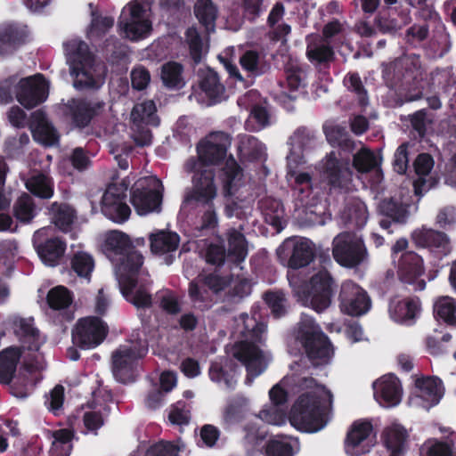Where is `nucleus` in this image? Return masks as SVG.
Instances as JSON below:
<instances>
[{
  "label": "nucleus",
  "mask_w": 456,
  "mask_h": 456,
  "mask_svg": "<svg viewBox=\"0 0 456 456\" xmlns=\"http://www.w3.org/2000/svg\"><path fill=\"white\" fill-rule=\"evenodd\" d=\"M420 311L418 297H408L390 305L391 317L397 322H405L416 318Z\"/></svg>",
  "instance_id": "nucleus-36"
},
{
  "label": "nucleus",
  "mask_w": 456,
  "mask_h": 456,
  "mask_svg": "<svg viewBox=\"0 0 456 456\" xmlns=\"http://www.w3.org/2000/svg\"><path fill=\"white\" fill-rule=\"evenodd\" d=\"M65 50L74 87L80 90L99 88L105 69L96 63L88 45L81 40L72 39L65 45Z\"/></svg>",
  "instance_id": "nucleus-4"
},
{
  "label": "nucleus",
  "mask_w": 456,
  "mask_h": 456,
  "mask_svg": "<svg viewBox=\"0 0 456 456\" xmlns=\"http://www.w3.org/2000/svg\"><path fill=\"white\" fill-rule=\"evenodd\" d=\"M124 189L117 184L107 187L102 198V212L114 222L126 221L131 213L130 208L124 201Z\"/></svg>",
  "instance_id": "nucleus-19"
},
{
  "label": "nucleus",
  "mask_w": 456,
  "mask_h": 456,
  "mask_svg": "<svg viewBox=\"0 0 456 456\" xmlns=\"http://www.w3.org/2000/svg\"><path fill=\"white\" fill-rule=\"evenodd\" d=\"M288 281L295 297L317 313L326 310L332 302L338 285L325 265L316 270L309 281L289 272Z\"/></svg>",
  "instance_id": "nucleus-3"
},
{
  "label": "nucleus",
  "mask_w": 456,
  "mask_h": 456,
  "mask_svg": "<svg viewBox=\"0 0 456 456\" xmlns=\"http://www.w3.org/2000/svg\"><path fill=\"white\" fill-rule=\"evenodd\" d=\"M185 39L191 59L195 63H200L202 57L203 47L200 33L194 27L188 28L185 31Z\"/></svg>",
  "instance_id": "nucleus-57"
},
{
  "label": "nucleus",
  "mask_w": 456,
  "mask_h": 456,
  "mask_svg": "<svg viewBox=\"0 0 456 456\" xmlns=\"http://www.w3.org/2000/svg\"><path fill=\"white\" fill-rule=\"evenodd\" d=\"M379 211L383 216L379 225L382 229L387 230L389 233L392 232L389 230L392 224H405L409 216L408 205L394 198L382 200L379 205Z\"/></svg>",
  "instance_id": "nucleus-24"
},
{
  "label": "nucleus",
  "mask_w": 456,
  "mask_h": 456,
  "mask_svg": "<svg viewBox=\"0 0 456 456\" xmlns=\"http://www.w3.org/2000/svg\"><path fill=\"white\" fill-rule=\"evenodd\" d=\"M416 395L426 403L425 408L436 405L444 395L442 380L437 377H421L415 381Z\"/></svg>",
  "instance_id": "nucleus-28"
},
{
  "label": "nucleus",
  "mask_w": 456,
  "mask_h": 456,
  "mask_svg": "<svg viewBox=\"0 0 456 456\" xmlns=\"http://www.w3.org/2000/svg\"><path fill=\"white\" fill-rule=\"evenodd\" d=\"M151 3L145 0H133L123 9L120 22L126 37L139 40L147 37L151 30Z\"/></svg>",
  "instance_id": "nucleus-9"
},
{
  "label": "nucleus",
  "mask_w": 456,
  "mask_h": 456,
  "mask_svg": "<svg viewBox=\"0 0 456 456\" xmlns=\"http://www.w3.org/2000/svg\"><path fill=\"white\" fill-rule=\"evenodd\" d=\"M410 21L408 9H381L375 17V25L383 34H395Z\"/></svg>",
  "instance_id": "nucleus-27"
},
{
  "label": "nucleus",
  "mask_w": 456,
  "mask_h": 456,
  "mask_svg": "<svg viewBox=\"0 0 456 456\" xmlns=\"http://www.w3.org/2000/svg\"><path fill=\"white\" fill-rule=\"evenodd\" d=\"M374 395L385 407H393L401 402L402 387L399 379L393 374L383 376L374 383Z\"/></svg>",
  "instance_id": "nucleus-25"
},
{
  "label": "nucleus",
  "mask_w": 456,
  "mask_h": 456,
  "mask_svg": "<svg viewBox=\"0 0 456 456\" xmlns=\"http://www.w3.org/2000/svg\"><path fill=\"white\" fill-rule=\"evenodd\" d=\"M420 456H456V444L450 437L427 440L419 449Z\"/></svg>",
  "instance_id": "nucleus-40"
},
{
  "label": "nucleus",
  "mask_w": 456,
  "mask_h": 456,
  "mask_svg": "<svg viewBox=\"0 0 456 456\" xmlns=\"http://www.w3.org/2000/svg\"><path fill=\"white\" fill-rule=\"evenodd\" d=\"M369 213L365 203L359 198L349 199L341 213L344 224L349 229H362L367 223Z\"/></svg>",
  "instance_id": "nucleus-30"
},
{
  "label": "nucleus",
  "mask_w": 456,
  "mask_h": 456,
  "mask_svg": "<svg viewBox=\"0 0 456 456\" xmlns=\"http://www.w3.org/2000/svg\"><path fill=\"white\" fill-rule=\"evenodd\" d=\"M411 240L417 248H428L438 258L448 256L452 251L450 240L444 232L422 227L412 232Z\"/></svg>",
  "instance_id": "nucleus-18"
},
{
  "label": "nucleus",
  "mask_w": 456,
  "mask_h": 456,
  "mask_svg": "<svg viewBox=\"0 0 456 456\" xmlns=\"http://www.w3.org/2000/svg\"><path fill=\"white\" fill-rule=\"evenodd\" d=\"M241 68L248 72V77H260L271 69L269 61L265 60V54L256 50H247L240 57Z\"/></svg>",
  "instance_id": "nucleus-33"
},
{
  "label": "nucleus",
  "mask_w": 456,
  "mask_h": 456,
  "mask_svg": "<svg viewBox=\"0 0 456 456\" xmlns=\"http://www.w3.org/2000/svg\"><path fill=\"white\" fill-rule=\"evenodd\" d=\"M263 299L274 318H281L287 313V298L282 290H267L263 294Z\"/></svg>",
  "instance_id": "nucleus-51"
},
{
  "label": "nucleus",
  "mask_w": 456,
  "mask_h": 456,
  "mask_svg": "<svg viewBox=\"0 0 456 456\" xmlns=\"http://www.w3.org/2000/svg\"><path fill=\"white\" fill-rule=\"evenodd\" d=\"M114 25V20L111 17H102L93 13L91 26L88 30V36L91 38H99L103 36Z\"/></svg>",
  "instance_id": "nucleus-60"
},
{
  "label": "nucleus",
  "mask_w": 456,
  "mask_h": 456,
  "mask_svg": "<svg viewBox=\"0 0 456 456\" xmlns=\"http://www.w3.org/2000/svg\"><path fill=\"white\" fill-rule=\"evenodd\" d=\"M289 420L297 430L314 433L326 425L324 409L321 397L313 392H306L298 396L292 405Z\"/></svg>",
  "instance_id": "nucleus-7"
},
{
  "label": "nucleus",
  "mask_w": 456,
  "mask_h": 456,
  "mask_svg": "<svg viewBox=\"0 0 456 456\" xmlns=\"http://www.w3.org/2000/svg\"><path fill=\"white\" fill-rule=\"evenodd\" d=\"M37 214L34 200L27 193L20 196L13 205L14 216L22 223H29Z\"/></svg>",
  "instance_id": "nucleus-50"
},
{
  "label": "nucleus",
  "mask_w": 456,
  "mask_h": 456,
  "mask_svg": "<svg viewBox=\"0 0 456 456\" xmlns=\"http://www.w3.org/2000/svg\"><path fill=\"white\" fill-rule=\"evenodd\" d=\"M456 84V78L452 67L436 68L429 74L427 73L425 89L438 90L448 93Z\"/></svg>",
  "instance_id": "nucleus-34"
},
{
  "label": "nucleus",
  "mask_w": 456,
  "mask_h": 456,
  "mask_svg": "<svg viewBox=\"0 0 456 456\" xmlns=\"http://www.w3.org/2000/svg\"><path fill=\"white\" fill-rule=\"evenodd\" d=\"M396 273L398 280L403 284L411 286L413 291L426 289L427 282L422 278L425 274L424 260L416 252L409 250L401 255Z\"/></svg>",
  "instance_id": "nucleus-13"
},
{
  "label": "nucleus",
  "mask_w": 456,
  "mask_h": 456,
  "mask_svg": "<svg viewBox=\"0 0 456 456\" xmlns=\"http://www.w3.org/2000/svg\"><path fill=\"white\" fill-rule=\"evenodd\" d=\"M217 180L224 197L235 195L242 184L243 168L231 154L217 171Z\"/></svg>",
  "instance_id": "nucleus-22"
},
{
  "label": "nucleus",
  "mask_w": 456,
  "mask_h": 456,
  "mask_svg": "<svg viewBox=\"0 0 456 456\" xmlns=\"http://www.w3.org/2000/svg\"><path fill=\"white\" fill-rule=\"evenodd\" d=\"M270 115L265 107L254 105L250 110L248 118L245 122V127L248 131L256 132L269 125Z\"/></svg>",
  "instance_id": "nucleus-53"
},
{
  "label": "nucleus",
  "mask_w": 456,
  "mask_h": 456,
  "mask_svg": "<svg viewBox=\"0 0 456 456\" xmlns=\"http://www.w3.org/2000/svg\"><path fill=\"white\" fill-rule=\"evenodd\" d=\"M193 12L200 24L208 33L215 31L218 9L212 0H196Z\"/></svg>",
  "instance_id": "nucleus-38"
},
{
  "label": "nucleus",
  "mask_w": 456,
  "mask_h": 456,
  "mask_svg": "<svg viewBox=\"0 0 456 456\" xmlns=\"http://www.w3.org/2000/svg\"><path fill=\"white\" fill-rule=\"evenodd\" d=\"M237 370L238 364L232 359L223 357L211 362L208 376L213 382H224L227 388L233 389L237 382L235 379Z\"/></svg>",
  "instance_id": "nucleus-29"
},
{
  "label": "nucleus",
  "mask_w": 456,
  "mask_h": 456,
  "mask_svg": "<svg viewBox=\"0 0 456 456\" xmlns=\"http://www.w3.org/2000/svg\"><path fill=\"white\" fill-rule=\"evenodd\" d=\"M145 352V345L141 341L120 346L112 354V371L116 379L122 383L133 381L134 363Z\"/></svg>",
  "instance_id": "nucleus-12"
},
{
  "label": "nucleus",
  "mask_w": 456,
  "mask_h": 456,
  "mask_svg": "<svg viewBox=\"0 0 456 456\" xmlns=\"http://www.w3.org/2000/svg\"><path fill=\"white\" fill-rule=\"evenodd\" d=\"M106 333V327L100 319L87 317L78 322L73 338L82 347L90 348L102 343Z\"/></svg>",
  "instance_id": "nucleus-21"
},
{
  "label": "nucleus",
  "mask_w": 456,
  "mask_h": 456,
  "mask_svg": "<svg viewBox=\"0 0 456 456\" xmlns=\"http://www.w3.org/2000/svg\"><path fill=\"white\" fill-rule=\"evenodd\" d=\"M151 250L155 255H163L171 249V232L160 230L150 235Z\"/></svg>",
  "instance_id": "nucleus-56"
},
{
  "label": "nucleus",
  "mask_w": 456,
  "mask_h": 456,
  "mask_svg": "<svg viewBox=\"0 0 456 456\" xmlns=\"http://www.w3.org/2000/svg\"><path fill=\"white\" fill-rule=\"evenodd\" d=\"M306 57L308 61L319 70L328 72L330 65L336 60V54L330 42L315 37L307 42Z\"/></svg>",
  "instance_id": "nucleus-23"
},
{
  "label": "nucleus",
  "mask_w": 456,
  "mask_h": 456,
  "mask_svg": "<svg viewBox=\"0 0 456 456\" xmlns=\"http://www.w3.org/2000/svg\"><path fill=\"white\" fill-rule=\"evenodd\" d=\"M322 176L330 192L347 191L353 181V171L348 161L338 159L332 151L325 158Z\"/></svg>",
  "instance_id": "nucleus-14"
},
{
  "label": "nucleus",
  "mask_w": 456,
  "mask_h": 456,
  "mask_svg": "<svg viewBox=\"0 0 456 456\" xmlns=\"http://www.w3.org/2000/svg\"><path fill=\"white\" fill-rule=\"evenodd\" d=\"M156 106L153 101H145L136 104L130 114L131 136L139 146H145L151 142V131L147 128L153 122Z\"/></svg>",
  "instance_id": "nucleus-16"
},
{
  "label": "nucleus",
  "mask_w": 456,
  "mask_h": 456,
  "mask_svg": "<svg viewBox=\"0 0 456 456\" xmlns=\"http://www.w3.org/2000/svg\"><path fill=\"white\" fill-rule=\"evenodd\" d=\"M434 315L447 325L456 327V301L450 297H440L434 305Z\"/></svg>",
  "instance_id": "nucleus-45"
},
{
  "label": "nucleus",
  "mask_w": 456,
  "mask_h": 456,
  "mask_svg": "<svg viewBox=\"0 0 456 456\" xmlns=\"http://www.w3.org/2000/svg\"><path fill=\"white\" fill-rule=\"evenodd\" d=\"M284 73L290 91H297L305 86L306 70L297 61L289 59L285 64Z\"/></svg>",
  "instance_id": "nucleus-43"
},
{
  "label": "nucleus",
  "mask_w": 456,
  "mask_h": 456,
  "mask_svg": "<svg viewBox=\"0 0 456 456\" xmlns=\"http://www.w3.org/2000/svg\"><path fill=\"white\" fill-rule=\"evenodd\" d=\"M379 166L375 154L369 149L362 148L353 157V167L360 173H367Z\"/></svg>",
  "instance_id": "nucleus-54"
},
{
  "label": "nucleus",
  "mask_w": 456,
  "mask_h": 456,
  "mask_svg": "<svg viewBox=\"0 0 456 456\" xmlns=\"http://www.w3.org/2000/svg\"><path fill=\"white\" fill-rule=\"evenodd\" d=\"M200 88L208 99L210 104L220 102L225 92L218 74L212 69L200 72Z\"/></svg>",
  "instance_id": "nucleus-31"
},
{
  "label": "nucleus",
  "mask_w": 456,
  "mask_h": 456,
  "mask_svg": "<svg viewBox=\"0 0 456 456\" xmlns=\"http://www.w3.org/2000/svg\"><path fill=\"white\" fill-rule=\"evenodd\" d=\"M130 202L141 216L159 211L162 203L159 180L154 176L138 179L130 190Z\"/></svg>",
  "instance_id": "nucleus-11"
},
{
  "label": "nucleus",
  "mask_w": 456,
  "mask_h": 456,
  "mask_svg": "<svg viewBox=\"0 0 456 456\" xmlns=\"http://www.w3.org/2000/svg\"><path fill=\"white\" fill-rule=\"evenodd\" d=\"M47 96L48 84L40 74L23 78L18 84L16 99L26 109L34 108Z\"/></svg>",
  "instance_id": "nucleus-17"
},
{
  "label": "nucleus",
  "mask_w": 456,
  "mask_h": 456,
  "mask_svg": "<svg viewBox=\"0 0 456 456\" xmlns=\"http://www.w3.org/2000/svg\"><path fill=\"white\" fill-rule=\"evenodd\" d=\"M288 175L294 178L292 191L302 203H308L307 199L313 192L312 175L307 172L289 171Z\"/></svg>",
  "instance_id": "nucleus-44"
},
{
  "label": "nucleus",
  "mask_w": 456,
  "mask_h": 456,
  "mask_svg": "<svg viewBox=\"0 0 456 456\" xmlns=\"http://www.w3.org/2000/svg\"><path fill=\"white\" fill-rule=\"evenodd\" d=\"M51 212L53 224L63 232L69 231L76 219L75 210L65 203H53Z\"/></svg>",
  "instance_id": "nucleus-46"
},
{
  "label": "nucleus",
  "mask_w": 456,
  "mask_h": 456,
  "mask_svg": "<svg viewBox=\"0 0 456 456\" xmlns=\"http://www.w3.org/2000/svg\"><path fill=\"white\" fill-rule=\"evenodd\" d=\"M27 189L37 197L49 199L53 194L52 182L45 175L34 174L26 181Z\"/></svg>",
  "instance_id": "nucleus-48"
},
{
  "label": "nucleus",
  "mask_w": 456,
  "mask_h": 456,
  "mask_svg": "<svg viewBox=\"0 0 456 456\" xmlns=\"http://www.w3.org/2000/svg\"><path fill=\"white\" fill-rule=\"evenodd\" d=\"M104 250L109 257L119 258L134 249L129 236L120 231H110L105 234Z\"/></svg>",
  "instance_id": "nucleus-32"
},
{
  "label": "nucleus",
  "mask_w": 456,
  "mask_h": 456,
  "mask_svg": "<svg viewBox=\"0 0 456 456\" xmlns=\"http://www.w3.org/2000/svg\"><path fill=\"white\" fill-rule=\"evenodd\" d=\"M52 453L55 456H69L71 452L73 433L69 429H60L53 434Z\"/></svg>",
  "instance_id": "nucleus-52"
},
{
  "label": "nucleus",
  "mask_w": 456,
  "mask_h": 456,
  "mask_svg": "<svg viewBox=\"0 0 456 456\" xmlns=\"http://www.w3.org/2000/svg\"><path fill=\"white\" fill-rule=\"evenodd\" d=\"M226 256V249L222 244L212 243L207 248L206 261L210 265L217 266L223 265Z\"/></svg>",
  "instance_id": "nucleus-64"
},
{
  "label": "nucleus",
  "mask_w": 456,
  "mask_h": 456,
  "mask_svg": "<svg viewBox=\"0 0 456 456\" xmlns=\"http://www.w3.org/2000/svg\"><path fill=\"white\" fill-rule=\"evenodd\" d=\"M129 287L127 294L123 295L127 301L131 302L137 308L151 306V296L144 288L140 287L133 292V289L135 285L131 284Z\"/></svg>",
  "instance_id": "nucleus-62"
},
{
  "label": "nucleus",
  "mask_w": 456,
  "mask_h": 456,
  "mask_svg": "<svg viewBox=\"0 0 456 456\" xmlns=\"http://www.w3.org/2000/svg\"><path fill=\"white\" fill-rule=\"evenodd\" d=\"M373 433V426L369 419H358L353 422L349 430L347 431L345 439V448L348 452L350 450L354 451L362 442L367 440Z\"/></svg>",
  "instance_id": "nucleus-37"
},
{
  "label": "nucleus",
  "mask_w": 456,
  "mask_h": 456,
  "mask_svg": "<svg viewBox=\"0 0 456 456\" xmlns=\"http://www.w3.org/2000/svg\"><path fill=\"white\" fill-rule=\"evenodd\" d=\"M29 128L34 139L44 145L53 146L59 141L58 132L41 110L31 114Z\"/></svg>",
  "instance_id": "nucleus-26"
},
{
  "label": "nucleus",
  "mask_w": 456,
  "mask_h": 456,
  "mask_svg": "<svg viewBox=\"0 0 456 456\" xmlns=\"http://www.w3.org/2000/svg\"><path fill=\"white\" fill-rule=\"evenodd\" d=\"M171 390V373L164 371L159 378V384L155 386L147 396V405L150 408L156 409L159 407L164 397Z\"/></svg>",
  "instance_id": "nucleus-49"
},
{
  "label": "nucleus",
  "mask_w": 456,
  "mask_h": 456,
  "mask_svg": "<svg viewBox=\"0 0 456 456\" xmlns=\"http://www.w3.org/2000/svg\"><path fill=\"white\" fill-rule=\"evenodd\" d=\"M118 260L116 275L122 295H126L129 285L137 283L136 276L143 265V256L139 251L132 249Z\"/></svg>",
  "instance_id": "nucleus-20"
},
{
  "label": "nucleus",
  "mask_w": 456,
  "mask_h": 456,
  "mask_svg": "<svg viewBox=\"0 0 456 456\" xmlns=\"http://www.w3.org/2000/svg\"><path fill=\"white\" fill-rule=\"evenodd\" d=\"M240 151L245 152L251 161L259 160L264 154V144L253 135H245L240 139Z\"/></svg>",
  "instance_id": "nucleus-55"
},
{
  "label": "nucleus",
  "mask_w": 456,
  "mask_h": 456,
  "mask_svg": "<svg viewBox=\"0 0 456 456\" xmlns=\"http://www.w3.org/2000/svg\"><path fill=\"white\" fill-rule=\"evenodd\" d=\"M20 356L17 347H8L0 352V382L8 384L11 382L16 366Z\"/></svg>",
  "instance_id": "nucleus-41"
},
{
  "label": "nucleus",
  "mask_w": 456,
  "mask_h": 456,
  "mask_svg": "<svg viewBox=\"0 0 456 456\" xmlns=\"http://www.w3.org/2000/svg\"><path fill=\"white\" fill-rule=\"evenodd\" d=\"M297 340L302 345L314 366L324 365L330 362L333 354L332 345L313 318L302 316L298 322Z\"/></svg>",
  "instance_id": "nucleus-6"
},
{
  "label": "nucleus",
  "mask_w": 456,
  "mask_h": 456,
  "mask_svg": "<svg viewBox=\"0 0 456 456\" xmlns=\"http://www.w3.org/2000/svg\"><path fill=\"white\" fill-rule=\"evenodd\" d=\"M231 135L223 131L211 132L197 143L198 160L191 159L186 163V168L193 172V194L197 200L208 202L216 196L215 183L216 173L209 166H218L228 157L227 151L231 146Z\"/></svg>",
  "instance_id": "nucleus-1"
},
{
  "label": "nucleus",
  "mask_w": 456,
  "mask_h": 456,
  "mask_svg": "<svg viewBox=\"0 0 456 456\" xmlns=\"http://www.w3.org/2000/svg\"><path fill=\"white\" fill-rule=\"evenodd\" d=\"M228 249L227 256L235 264H240L248 255L247 240L242 232L231 228L226 232Z\"/></svg>",
  "instance_id": "nucleus-39"
},
{
  "label": "nucleus",
  "mask_w": 456,
  "mask_h": 456,
  "mask_svg": "<svg viewBox=\"0 0 456 456\" xmlns=\"http://www.w3.org/2000/svg\"><path fill=\"white\" fill-rule=\"evenodd\" d=\"M332 255L341 266L354 268L368 259L369 253L361 236L352 232L338 234L332 242Z\"/></svg>",
  "instance_id": "nucleus-8"
},
{
  "label": "nucleus",
  "mask_w": 456,
  "mask_h": 456,
  "mask_svg": "<svg viewBox=\"0 0 456 456\" xmlns=\"http://www.w3.org/2000/svg\"><path fill=\"white\" fill-rule=\"evenodd\" d=\"M382 76L386 80L409 86L406 94L408 101L413 102L423 97L427 68L419 54L403 53L394 61L383 64Z\"/></svg>",
  "instance_id": "nucleus-5"
},
{
  "label": "nucleus",
  "mask_w": 456,
  "mask_h": 456,
  "mask_svg": "<svg viewBox=\"0 0 456 456\" xmlns=\"http://www.w3.org/2000/svg\"><path fill=\"white\" fill-rule=\"evenodd\" d=\"M256 315L259 314L257 313L250 316L248 314H240L242 329L240 333L243 339L236 342L232 346L233 357L246 368V383L248 385L265 370L268 364L263 350L257 345L263 342L266 324L258 321Z\"/></svg>",
  "instance_id": "nucleus-2"
},
{
  "label": "nucleus",
  "mask_w": 456,
  "mask_h": 456,
  "mask_svg": "<svg viewBox=\"0 0 456 456\" xmlns=\"http://www.w3.org/2000/svg\"><path fill=\"white\" fill-rule=\"evenodd\" d=\"M343 85L347 91L354 94L358 104L365 108L369 104V96L358 72H348L343 79Z\"/></svg>",
  "instance_id": "nucleus-47"
},
{
  "label": "nucleus",
  "mask_w": 456,
  "mask_h": 456,
  "mask_svg": "<svg viewBox=\"0 0 456 456\" xmlns=\"http://www.w3.org/2000/svg\"><path fill=\"white\" fill-rule=\"evenodd\" d=\"M42 261L48 265H55L65 251V243L58 238L47 240L37 248Z\"/></svg>",
  "instance_id": "nucleus-42"
},
{
  "label": "nucleus",
  "mask_w": 456,
  "mask_h": 456,
  "mask_svg": "<svg viewBox=\"0 0 456 456\" xmlns=\"http://www.w3.org/2000/svg\"><path fill=\"white\" fill-rule=\"evenodd\" d=\"M72 269L78 276L87 278L94 269V260L86 253L79 252L72 259Z\"/></svg>",
  "instance_id": "nucleus-61"
},
{
  "label": "nucleus",
  "mask_w": 456,
  "mask_h": 456,
  "mask_svg": "<svg viewBox=\"0 0 456 456\" xmlns=\"http://www.w3.org/2000/svg\"><path fill=\"white\" fill-rule=\"evenodd\" d=\"M68 108L77 126L84 127L102 108L101 103H90L82 100L72 99L68 102Z\"/></svg>",
  "instance_id": "nucleus-35"
},
{
  "label": "nucleus",
  "mask_w": 456,
  "mask_h": 456,
  "mask_svg": "<svg viewBox=\"0 0 456 456\" xmlns=\"http://www.w3.org/2000/svg\"><path fill=\"white\" fill-rule=\"evenodd\" d=\"M276 254L278 261L288 268V272L297 273L298 269L307 266L314 260L315 248L309 239L289 238L280 245Z\"/></svg>",
  "instance_id": "nucleus-10"
},
{
  "label": "nucleus",
  "mask_w": 456,
  "mask_h": 456,
  "mask_svg": "<svg viewBox=\"0 0 456 456\" xmlns=\"http://www.w3.org/2000/svg\"><path fill=\"white\" fill-rule=\"evenodd\" d=\"M22 41V35L9 26L0 30V53L12 52Z\"/></svg>",
  "instance_id": "nucleus-58"
},
{
  "label": "nucleus",
  "mask_w": 456,
  "mask_h": 456,
  "mask_svg": "<svg viewBox=\"0 0 456 456\" xmlns=\"http://www.w3.org/2000/svg\"><path fill=\"white\" fill-rule=\"evenodd\" d=\"M47 301L51 308L60 310L71 304V297L64 287H56L49 291Z\"/></svg>",
  "instance_id": "nucleus-59"
},
{
  "label": "nucleus",
  "mask_w": 456,
  "mask_h": 456,
  "mask_svg": "<svg viewBox=\"0 0 456 456\" xmlns=\"http://www.w3.org/2000/svg\"><path fill=\"white\" fill-rule=\"evenodd\" d=\"M266 456H293V447L288 442L270 440L265 447Z\"/></svg>",
  "instance_id": "nucleus-63"
},
{
  "label": "nucleus",
  "mask_w": 456,
  "mask_h": 456,
  "mask_svg": "<svg viewBox=\"0 0 456 456\" xmlns=\"http://www.w3.org/2000/svg\"><path fill=\"white\" fill-rule=\"evenodd\" d=\"M338 301L341 312L350 316L362 315L371 306L368 293L352 281H345L341 284Z\"/></svg>",
  "instance_id": "nucleus-15"
}]
</instances>
